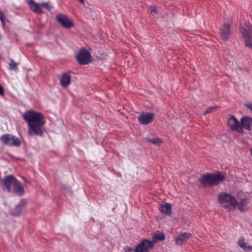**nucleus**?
<instances>
[{"mask_svg":"<svg viewBox=\"0 0 252 252\" xmlns=\"http://www.w3.org/2000/svg\"><path fill=\"white\" fill-rule=\"evenodd\" d=\"M241 33L245 45L252 48V25L249 22L246 23L242 28Z\"/></svg>","mask_w":252,"mask_h":252,"instance_id":"obj_5","label":"nucleus"},{"mask_svg":"<svg viewBox=\"0 0 252 252\" xmlns=\"http://www.w3.org/2000/svg\"><path fill=\"white\" fill-rule=\"evenodd\" d=\"M155 114L153 113H146L140 114L138 120L139 122L144 125H148L153 120Z\"/></svg>","mask_w":252,"mask_h":252,"instance_id":"obj_10","label":"nucleus"},{"mask_svg":"<svg viewBox=\"0 0 252 252\" xmlns=\"http://www.w3.org/2000/svg\"><path fill=\"white\" fill-rule=\"evenodd\" d=\"M224 179V175L218 172L205 174L200 178V181L203 187H208L217 186L222 182Z\"/></svg>","mask_w":252,"mask_h":252,"instance_id":"obj_2","label":"nucleus"},{"mask_svg":"<svg viewBox=\"0 0 252 252\" xmlns=\"http://www.w3.org/2000/svg\"><path fill=\"white\" fill-rule=\"evenodd\" d=\"M28 3L31 9L34 13H41L42 12L40 3H36L34 0H28Z\"/></svg>","mask_w":252,"mask_h":252,"instance_id":"obj_15","label":"nucleus"},{"mask_svg":"<svg viewBox=\"0 0 252 252\" xmlns=\"http://www.w3.org/2000/svg\"><path fill=\"white\" fill-rule=\"evenodd\" d=\"M146 140L153 143V144H154L155 145H160L161 144V143H162V141L161 139L159 138H146Z\"/></svg>","mask_w":252,"mask_h":252,"instance_id":"obj_20","label":"nucleus"},{"mask_svg":"<svg viewBox=\"0 0 252 252\" xmlns=\"http://www.w3.org/2000/svg\"><path fill=\"white\" fill-rule=\"evenodd\" d=\"M13 190L15 193L18 195H22L24 193V188L17 180H14Z\"/></svg>","mask_w":252,"mask_h":252,"instance_id":"obj_17","label":"nucleus"},{"mask_svg":"<svg viewBox=\"0 0 252 252\" xmlns=\"http://www.w3.org/2000/svg\"><path fill=\"white\" fill-rule=\"evenodd\" d=\"M247 203V200L246 199H242L241 200V201L240 202V203L239 204L238 203V204L237 205V206H238L239 209L241 211H244V206Z\"/></svg>","mask_w":252,"mask_h":252,"instance_id":"obj_22","label":"nucleus"},{"mask_svg":"<svg viewBox=\"0 0 252 252\" xmlns=\"http://www.w3.org/2000/svg\"><path fill=\"white\" fill-rule=\"evenodd\" d=\"M218 199L223 207L229 210H234L238 204L236 198L225 192L220 193L218 196Z\"/></svg>","mask_w":252,"mask_h":252,"instance_id":"obj_3","label":"nucleus"},{"mask_svg":"<svg viewBox=\"0 0 252 252\" xmlns=\"http://www.w3.org/2000/svg\"><path fill=\"white\" fill-rule=\"evenodd\" d=\"M239 246L243 249L245 251H248L252 250V246H247L246 243H245L244 239L242 238L240 239L238 241Z\"/></svg>","mask_w":252,"mask_h":252,"instance_id":"obj_19","label":"nucleus"},{"mask_svg":"<svg viewBox=\"0 0 252 252\" xmlns=\"http://www.w3.org/2000/svg\"><path fill=\"white\" fill-rule=\"evenodd\" d=\"M240 126L243 128L247 130L251 129V126L252 125V118L249 117H243L241 119Z\"/></svg>","mask_w":252,"mask_h":252,"instance_id":"obj_14","label":"nucleus"},{"mask_svg":"<svg viewBox=\"0 0 252 252\" xmlns=\"http://www.w3.org/2000/svg\"><path fill=\"white\" fill-rule=\"evenodd\" d=\"M60 82L63 87L67 88L70 84V75L67 73H63L60 78Z\"/></svg>","mask_w":252,"mask_h":252,"instance_id":"obj_13","label":"nucleus"},{"mask_svg":"<svg viewBox=\"0 0 252 252\" xmlns=\"http://www.w3.org/2000/svg\"><path fill=\"white\" fill-rule=\"evenodd\" d=\"M56 20L61 26L65 28L69 29L74 26L72 21L66 15L59 14L56 16Z\"/></svg>","mask_w":252,"mask_h":252,"instance_id":"obj_8","label":"nucleus"},{"mask_svg":"<svg viewBox=\"0 0 252 252\" xmlns=\"http://www.w3.org/2000/svg\"><path fill=\"white\" fill-rule=\"evenodd\" d=\"M154 238L159 241H163L165 239V236L163 233L161 234H156L154 235Z\"/></svg>","mask_w":252,"mask_h":252,"instance_id":"obj_23","label":"nucleus"},{"mask_svg":"<svg viewBox=\"0 0 252 252\" xmlns=\"http://www.w3.org/2000/svg\"><path fill=\"white\" fill-rule=\"evenodd\" d=\"M10 68L12 70L18 69L17 63H15L13 60H11L10 63H9Z\"/></svg>","mask_w":252,"mask_h":252,"instance_id":"obj_24","label":"nucleus"},{"mask_svg":"<svg viewBox=\"0 0 252 252\" xmlns=\"http://www.w3.org/2000/svg\"><path fill=\"white\" fill-rule=\"evenodd\" d=\"M160 211L166 215H170L172 212V206L169 203H166L164 204L160 205L159 208Z\"/></svg>","mask_w":252,"mask_h":252,"instance_id":"obj_18","label":"nucleus"},{"mask_svg":"<svg viewBox=\"0 0 252 252\" xmlns=\"http://www.w3.org/2000/svg\"><path fill=\"white\" fill-rule=\"evenodd\" d=\"M150 9L152 12H153L155 13L158 12V8L157 6H150Z\"/></svg>","mask_w":252,"mask_h":252,"instance_id":"obj_27","label":"nucleus"},{"mask_svg":"<svg viewBox=\"0 0 252 252\" xmlns=\"http://www.w3.org/2000/svg\"><path fill=\"white\" fill-rule=\"evenodd\" d=\"M192 236L191 234L183 232L180 234L175 239V243L178 245H182Z\"/></svg>","mask_w":252,"mask_h":252,"instance_id":"obj_11","label":"nucleus"},{"mask_svg":"<svg viewBox=\"0 0 252 252\" xmlns=\"http://www.w3.org/2000/svg\"><path fill=\"white\" fill-rule=\"evenodd\" d=\"M250 152H251V156L252 157V148L250 149Z\"/></svg>","mask_w":252,"mask_h":252,"instance_id":"obj_31","label":"nucleus"},{"mask_svg":"<svg viewBox=\"0 0 252 252\" xmlns=\"http://www.w3.org/2000/svg\"><path fill=\"white\" fill-rule=\"evenodd\" d=\"M91 53L85 48H81L78 52L76 59L80 64L85 65L91 62Z\"/></svg>","mask_w":252,"mask_h":252,"instance_id":"obj_6","label":"nucleus"},{"mask_svg":"<svg viewBox=\"0 0 252 252\" xmlns=\"http://www.w3.org/2000/svg\"><path fill=\"white\" fill-rule=\"evenodd\" d=\"M219 107L218 106H213V107H210L208 108L204 112V115H206L207 114L212 113L213 112H214L218 110L219 109Z\"/></svg>","mask_w":252,"mask_h":252,"instance_id":"obj_21","label":"nucleus"},{"mask_svg":"<svg viewBox=\"0 0 252 252\" xmlns=\"http://www.w3.org/2000/svg\"><path fill=\"white\" fill-rule=\"evenodd\" d=\"M5 17L4 14L1 11H0V20L1 23L4 25V18Z\"/></svg>","mask_w":252,"mask_h":252,"instance_id":"obj_26","label":"nucleus"},{"mask_svg":"<svg viewBox=\"0 0 252 252\" xmlns=\"http://www.w3.org/2000/svg\"><path fill=\"white\" fill-rule=\"evenodd\" d=\"M23 118L28 123V133L30 136H43L42 128L45 125V120L41 113L33 110H29L24 113Z\"/></svg>","mask_w":252,"mask_h":252,"instance_id":"obj_1","label":"nucleus"},{"mask_svg":"<svg viewBox=\"0 0 252 252\" xmlns=\"http://www.w3.org/2000/svg\"><path fill=\"white\" fill-rule=\"evenodd\" d=\"M80 3L83 4L84 3V0H78Z\"/></svg>","mask_w":252,"mask_h":252,"instance_id":"obj_30","label":"nucleus"},{"mask_svg":"<svg viewBox=\"0 0 252 252\" xmlns=\"http://www.w3.org/2000/svg\"><path fill=\"white\" fill-rule=\"evenodd\" d=\"M0 95L4 96V89L3 87L0 85Z\"/></svg>","mask_w":252,"mask_h":252,"instance_id":"obj_28","label":"nucleus"},{"mask_svg":"<svg viewBox=\"0 0 252 252\" xmlns=\"http://www.w3.org/2000/svg\"><path fill=\"white\" fill-rule=\"evenodd\" d=\"M16 208H18V209L20 208L19 206H17Z\"/></svg>","mask_w":252,"mask_h":252,"instance_id":"obj_32","label":"nucleus"},{"mask_svg":"<svg viewBox=\"0 0 252 252\" xmlns=\"http://www.w3.org/2000/svg\"><path fill=\"white\" fill-rule=\"evenodd\" d=\"M16 180L12 175L6 176L3 180L4 187L6 188L7 191L9 192L11 189L12 184H14V180Z\"/></svg>","mask_w":252,"mask_h":252,"instance_id":"obj_16","label":"nucleus"},{"mask_svg":"<svg viewBox=\"0 0 252 252\" xmlns=\"http://www.w3.org/2000/svg\"><path fill=\"white\" fill-rule=\"evenodd\" d=\"M154 246V242L148 239H143L135 247V250L128 246L124 248L125 252H150L149 249H152Z\"/></svg>","mask_w":252,"mask_h":252,"instance_id":"obj_4","label":"nucleus"},{"mask_svg":"<svg viewBox=\"0 0 252 252\" xmlns=\"http://www.w3.org/2000/svg\"><path fill=\"white\" fill-rule=\"evenodd\" d=\"M220 34L223 40L226 41L228 39L230 34V27L228 24H224L223 25L220 29Z\"/></svg>","mask_w":252,"mask_h":252,"instance_id":"obj_12","label":"nucleus"},{"mask_svg":"<svg viewBox=\"0 0 252 252\" xmlns=\"http://www.w3.org/2000/svg\"><path fill=\"white\" fill-rule=\"evenodd\" d=\"M246 106L252 111V103L246 104Z\"/></svg>","mask_w":252,"mask_h":252,"instance_id":"obj_29","label":"nucleus"},{"mask_svg":"<svg viewBox=\"0 0 252 252\" xmlns=\"http://www.w3.org/2000/svg\"><path fill=\"white\" fill-rule=\"evenodd\" d=\"M227 124L232 131H235L239 133H242V129L239 121L234 115H231L227 119Z\"/></svg>","mask_w":252,"mask_h":252,"instance_id":"obj_9","label":"nucleus"},{"mask_svg":"<svg viewBox=\"0 0 252 252\" xmlns=\"http://www.w3.org/2000/svg\"><path fill=\"white\" fill-rule=\"evenodd\" d=\"M41 8L42 7L46 8L48 11H50L52 8V6L49 5L47 2H42L40 3Z\"/></svg>","mask_w":252,"mask_h":252,"instance_id":"obj_25","label":"nucleus"},{"mask_svg":"<svg viewBox=\"0 0 252 252\" xmlns=\"http://www.w3.org/2000/svg\"><path fill=\"white\" fill-rule=\"evenodd\" d=\"M0 140L5 145L9 146H19L21 144L20 139L10 134H5L0 137Z\"/></svg>","mask_w":252,"mask_h":252,"instance_id":"obj_7","label":"nucleus"}]
</instances>
